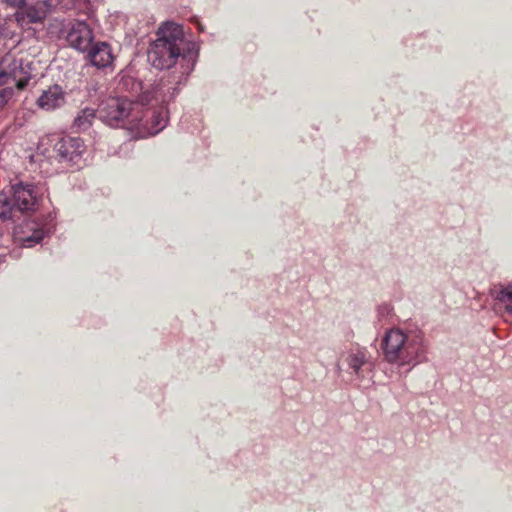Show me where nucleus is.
<instances>
[{"mask_svg":"<svg viewBox=\"0 0 512 512\" xmlns=\"http://www.w3.org/2000/svg\"><path fill=\"white\" fill-rule=\"evenodd\" d=\"M99 118L111 127H125L135 131L139 138L156 135L168 122L167 111L144 108L126 97H110L104 100L98 109Z\"/></svg>","mask_w":512,"mask_h":512,"instance_id":"obj_1","label":"nucleus"},{"mask_svg":"<svg viewBox=\"0 0 512 512\" xmlns=\"http://www.w3.org/2000/svg\"><path fill=\"white\" fill-rule=\"evenodd\" d=\"M156 36L157 38L150 44L148 50V61L154 68L162 70L171 68L179 60L180 75H173L163 81L167 87H175L174 84H181L194 68L191 58L181 54L180 45L183 43V31L175 23L167 22L158 28Z\"/></svg>","mask_w":512,"mask_h":512,"instance_id":"obj_2","label":"nucleus"},{"mask_svg":"<svg viewBox=\"0 0 512 512\" xmlns=\"http://www.w3.org/2000/svg\"><path fill=\"white\" fill-rule=\"evenodd\" d=\"M380 347L384 360L397 367H415L428 361L429 343L420 330L388 329Z\"/></svg>","mask_w":512,"mask_h":512,"instance_id":"obj_3","label":"nucleus"},{"mask_svg":"<svg viewBox=\"0 0 512 512\" xmlns=\"http://www.w3.org/2000/svg\"><path fill=\"white\" fill-rule=\"evenodd\" d=\"M37 194L32 184L19 182L11 186L8 192H0V218L10 220L17 212L35 210Z\"/></svg>","mask_w":512,"mask_h":512,"instance_id":"obj_4","label":"nucleus"},{"mask_svg":"<svg viewBox=\"0 0 512 512\" xmlns=\"http://www.w3.org/2000/svg\"><path fill=\"white\" fill-rule=\"evenodd\" d=\"M117 87L120 91H127L131 93L132 96L136 97L134 102L144 106L149 104L153 98L161 103L168 102L178 93L177 87H167L164 82L159 83L151 90H144L142 82L127 72H122L120 74Z\"/></svg>","mask_w":512,"mask_h":512,"instance_id":"obj_5","label":"nucleus"},{"mask_svg":"<svg viewBox=\"0 0 512 512\" xmlns=\"http://www.w3.org/2000/svg\"><path fill=\"white\" fill-rule=\"evenodd\" d=\"M65 38L70 47L79 52H86L93 43L94 34L85 21L77 20L67 25Z\"/></svg>","mask_w":512,"mask_h":512,"instance_id":"obj_6","label":"nucleus"},{"mask_svg":"<svg viewBox=\"0 0 512 512\" xmlns=\"http://www.w3.org/2000/svg\"><path fill=\"white\" fill-rule=\"evenodd\" d=\"M55 151L62 161L77 164L85 151V145L79 137H63L55 144Z\"/></svg>","mask_w":512,"mask_h":512,"instance_id":"obj_7","label":"nucleus"},{"mask_svg":"<svg viewBox=\"0 0 512 512\" xmlns=\"http://www.w3.org/2000/svg\"><path fill=\"white\" fill-rule=\"evenodd\" d=\"M46 19L45 12L37 3L26 5L24 8L15 11L14 20L23 29L29 28L32 24H40Z\"/></svg>","mask_w":512,"mask_h":512,"instance_id":"obj_8","label":"nucleus"},{"mask_svg":"<svg viewBox=\"0 0 512 512\" xmlns=\"http://www.w3.org/2000/svg\"><path fill=\"white\" fill-rule=\"evenodd\" d=\"M88 58L97 68H107L114 61L110 45L106 42H97L88 49Z\"/></svg>","mask_w":512,"mask_h":512,"instance_id":"obj_9","label":"nucleus"},{"mask_svg":"<svg viewBox=\"0 0 512 512\" xmlns=\"http://www.w3.org/2000/svg\"><path fill=\"white\" fill-rule=\"evenodd\" d=\"M64 93L60 86L53 85L44 90L37 100V104L41 109L51 111L61 107L64 104Z\"/></svg>","mask_w":512,"mask_h":512,"instance_id":"obj_10","label":"nucleus"},{"mask_svg":"<svg viewBox=\"0 0 512 512\" xmlns=\"http://www.w3.org/2000/svg\"><path fill=\"white\" fill-rule=\"evenodd\" d=\"M27 235L19 236L18 240L21 242L24 247H33L38 244L46 235L50 233V229L46 228L44 225H40L35 221H30L25 224V233H29Z\"/></svg>","mask_w":512,"mask_h":512,"instance_id":"obj_11","label":"nucleus"},{"mask_svg":"<svg viewBox=\"0 0 512 512\" xmlns=\"http://www.w3.org/2000/svg\"><path fill=\"white\" fill-rule=\"evenodd\" d=\"M23 73V68L21 66V63L14 60L12 64L10 65L9 69H2L0 70V86H3L10 81L16 82V87L19 90L24 89L28 81L30 79V76H26L24 78L20 77V75Z\"/></svg>","mask_w":512,"mask_h":512,"instance_id":"obj_12","label":"nucleus"},{"mask_svg":"<svg viewBox=\"0 0 512 512\" xmlns=\"http://www.w3.org/2000/svg\"><path fill=\"white\" fill-rule=\"evenodd\" d=\"M346 362L351 373L357 378L363 377L366 368H368V366L371 367L366 352L362 350L350 353L346 358Z\"/></svg>","mask_w":512,"mask_h":512,"instance_id":"obj_13","label":"nucleus"},{"mask_svg":"<svg viewBox=\"0 0 512 512\" xmlns=\"http://www.w3.org/2000/svg\"><path fill=\"white\" fill-rule=\"evenodd\" d=\"M494 299L512 316V284L500 285L493 293Z\"/></svg>","mask_w":512,"mask_h":512,"instance_id":"obj_14","label":"nucleus"},{"mask_svg":"<svg viewBox=\"0 0 512 512\" xmlns=\"http://www.w3.org/2000/svg\"><path fill=\"white\" fill-rule=\"evenodd\" d=\"M96 118V110L93 108L82 109L74 119L73 126L79 131L89 129Z\"/></svg>","mask_w":512,"mask_h":512,"instance_id":"obj_15","label":"nucleus"},{"mask_svg":"<svg viewBox=\"0 0 512 512\" xmlns=\"http://www.w3.org/2000/svg\"><path fill=\"white\" fill-rule=\"evenodd\" d=\"M62 11L75 10L77 13H87L90 9V0H57Z\"/></svg>","mask_w":512,"mask_h":512,"instance_id":"obj_16","label":"nucleus"},{"mask_svg":"<svg viewBox=\"0 0 512 512\" xmlns=\"http://www.w3.org/2000/svg\"><path fill=\"white\" fill-rule=\"evenodd\" d=\"M65 30H67V27L64 20L58 18L51 19L46 26L47 34L53 38L61 37Z\"/></svg>","mask_w":512,"mask_h":512,"instance_id":"obj_17","label":"nucleus"},{"mask_svg":"<svg viewBox=\"0 0 512 512\" xmlns=\"http://www.w3.org/2000/svg\"><path fill=\"white\" fill-rule=\"evenodd\" d=\"M15 96L13 87H5L0 90V111L3 110Z\"/></svg>","mask_w":512,"mask_h":512,"instance_id":"obj_18","label":"nucleus"},{"mask_svg":"<svg viewBox=\"0 0 512 512\" xmlns=\"http://www.w3.org/2000/svg\"><path fill=\"white\" fill-rule=\"evenodd\" d=\"M42 10L45 12V16L47 17L49 13H51L56 8H59V4H57V0H41L36 2Z\"/></svg>","mask_w":512,"mask_h":512,"instance_id":"obj_19","label":"nucleus"},{"mask_svg":"<svg viewBox=\"0 0 512 512\" xmlns=\"http://www.w3.org/2000/svg\"><path fill=\"white\" fill-rule=\"evenodd\" d=\"M0 1H1V3L5 4L6 6L16 9V11H17V10L24 8V6H26L28 4L29 0H0Z\"/></svg>","mask_w":512,"mask_h":512,"instance_id":"obj_20","label":"nucleus"},{"mask_svg":"<svg viewBox=\"0 0 512 512\" xmlns=\"http://www.w3.org/2000/svg\"><path fill=\"white\" fill-rule=\"evenodd\" d=\"M391 307L389 304H382L377 308V317L380 321H382L385 317H387L391 313Z\"/></svg>","mask_w":512,"mask_h":512,"instance_id":"obj_21","label":"nucleus"}]
</instances>
